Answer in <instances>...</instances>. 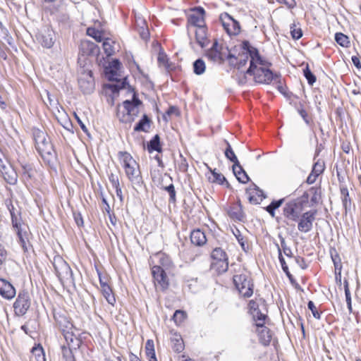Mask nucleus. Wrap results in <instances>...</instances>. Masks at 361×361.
Segmentation results:
<instances>
[{"label": "nucleus", "instance_id": "0e129e2a", "mask_svg": "<svg viewBox=\"0 0 361 361\" xmlns=\"http://www.w3.org/2000/svg\"><path fill=\"white\" fill-rule=\"evenodd\" d=\"M259 304L257 301L251 300L248 303V312L250 314L259 309Z\"/></svg>", "mask_w": 361, "mask_h": 361}, {"label": "nucleus", "instance_id": "79ce46f5", "mask_svg": "<svg viewBox=\"0 0 361 361\" xmlns=\"http://www.w3.org/2000/svg\"><path fill=\"white\" fill-rule=\"evenodd\" d=\"M11 216V223L13 228L16 231L18 229H23V222L20 217H18L13 209L10 210Z\"/></svg>", "mask_w": 361, "mask_h": 361}, {"label": "nucleus", "instance_id": "f704fd0d", "mask_svg": "<svg viewBox=\"0 0 361 361\" xmlns=\"http://www.w3.org/2000/svg\"><path fill=\"white\" fill-rule=\"evenodd\" d=\"M312 195L310 199L311 206L315 205L319 202L322 197V190L320 188L312 187L309 190Z\"/></svg>", "mask_w": 361, "mask_h": 361}, {"label": "nucleus", "instance_id": "0eeeda50", "mask_svg": "<svg viewBox=\"0 0 361 361\" xmlns=\"http://www.w3.org/2000/svg\"><path fill=\"white\" fill-rule=\"evenodd\" d=\"M53 266L61 281H73V271L68 264L60 256L54 258Z\"/></svg>", "mask_w": 361, "mask_h": 361}, {"label": "nucleus", "instance_id": "2f4dec72", "mask_svg": "<svg viewBox=\"0 0 361 361\" xmlns=\"http://www.w3.org/2000/svg\"><path fill=\"white\" fill-rule=\"evenodd\" d=\"M145 353L149 361H157L153 340L148 339L147 341L145 343Z\"/></svg>", "mask_w": 361, "mask_h": 361}, {"label": "nucleus", "instance_id": "f257e3e1", "mask_svg": "<svg viewBox=\"0 0 361 361\" xmlns=\"http://www.w3.org/2000/svg\"><path fill=\"white\" fill-rule=\"evenodd\" d=\"M118 157L123 163L126 174L129 180L133 184L140 185L142 183V176L135 160L127 152H119Z\"/></svg>", "mask_w": 361, "mask_h": 361}, {"label": "nucleus", "instance_id": "a211bd4d", "mask_svg": "<svg viewBox=\"0 0 361 361\" xmlns=\"http://www.w3.org/2000/svg\"><path fill=\"white\" fill-rule=\"evenodd\" d=\"M0 295L5 299H12L16 295L13 285L4 279H0Z\"/></svg>", "mask_w": 361, "mask_h": 361}, {"label": "nucleus", "instance_id": "6ab92c4d", "mask_svg": "<svg viewBox=\"0 0 361 361\" xmlns=\"http://www.w3.org/2000/svg\"><path fill=\"white\" fill-rule=\"evenodd\" d=\"M79 49L82 55L86 56L94 55L99 51L98 46L88 39L81 40Z\"/></svg>", "mask_w": 361, "mask_h": 361}, {"label": "nucleus", "instance_id": "6e6552de", "mask_svg": "<svg viewBox=\"0 0 361 361\" xmlns=\"http://www.w3.org/2000/svg\"><path fill=\"white\" fill-rule=\"evenodd\" d=\"M31 305L30 294L27 291H20L13 303L15 314L20 317L25 315Z\"/></svg>", "mask_w": 361, "mask_h": 361}, {"label": "nucleus", "instance_id": "58836bf2", "mask_svg": "<svg viewBox=\"0 0 361 361\" xmlns=\"http://www.w3.org/2000/svg\"><path fill=\"white\" fill-rule=\"evenodd\" d=\"M101 291L102 293L103 296L105 298L109 304L114 305L116 302V298L112 292V290L109 286H104V288H101Z\"/></svg>", "mask_w": 361, "mask_h": 361}, {"label": "nucleus", "instance_id": "c9c22d12", "mask_svg": "<svg viewBox=\"0 0 361 361\" xmlns=\"http://www.w3.org/2000/svg\"><path fill=\"white\" fill-rule=\"evenodd\" d=\"M22 176L24 181L30 180L32 178L34 170L32 165L29 164H21Z\"/></svg>", "mask_w": 361, "mask_h": 361}, {"label": "nucleus", "instance_id": "aec40b11", "mask_svg": "<svg viewBox=\"0 0 361 361\" xmlns=\"http://www.w3.org/2000/svg\"><path fill=\"white\" fill-rule=\"evenodd\" d=\"M54 319L56 323V325L59 326L61 332L72 331L73 328V325L71 323L70 319L63 314H54Z\"/></svg>", "mask_w": 361, "mask_h": 361}, {"label": "nucleus", "instance_id": "2eb2a0df", "mask_svg": "<svg viewBox=\"0 0 361 361\" xmlns=\"http://www.w3.org/2000/svg\"><path fill=\"white\" fill-rule=\"evenodd\" d=\"M221 18L222 20V25L228 35H235L240 32V24L231 16L226 13H224V18H223L222 16Z\"/></svg>", "mask_w": 361, "mask_h": 361}, {"label": "nucleus", "instance_id": "ddd939ff", "mask_svg": "<svg viewBox=\"0 0 361 361\" xmlns=\"http://www.w3.org/2000/svg\"><path fill=\"white\" fill-rule=\"evenodd\" d=\"M152 274L154 280L155 286H159L161 290L168 288L169 281L165 271L160 266H154L152 268Z\"/></svg>", "mask_w": 361, "mask_h": 361}, {"label": "nucleus", "instance_id": "680f3d73", "mask_svg": "<svg viewBox=\"0 0 361 361\" xmlns=\"http://www.w3.org/2000/svg\"><path fill=\"white\" fill-rule=\"evenodd\" d=\"M109 180L111 183L112 187L118 188L120 186L119 180L118 176L114 174L113 173H111L109 174Z\"/></svg>", "mask_w": 361, "mask_h": 361}, {"label": "nucleus", "instance_id": "69168bd1", "mask_svg": "<svg viewBox=\"0 0 361 361\" xmlns=\"http://www.w3.org/2000/svg\"><path fill=\"white\" fill-rule=\"evenodd\" d=\"M310 195V192L309 190L307 192H305L302 195L299 199H296L297 202L301 203V206L303 207V204L308 202L309 197Z\"/></svg>", "mask_w": 361, "mask_h": 361}, {"label": "nucleus", "instance_id": "6e6d98bb", "mask_svg": "<svg viewBox=\"0 0 361 361\" xmlns=\"http://www.w3.org/2000/svg\"><path fill=\"white\" fill-rule=\"evenodd\" d=\"M32 353L36 356V357H38L39 358H41L42 360L40 361H45V357H44V350L42 348V347L40 345H38L37 346H35L32 348Z\"/></svg>", "mask_w": 361, "mask_h": 361}, {"label": "nucleus", "instance_id": "bb28decb", "mask_svg": "<svg viewBox=\"0 0 361 361\" xmlns=\"http://www.w3.org/2000/svg\"><path fill=\"white\" fill-rule=\"evenodd\" d=\"M195 39L196 42L200 44L201 47L206 46L207 41V29L205 25L197 27L195 30Z\"/></svg>", "mask_w": 361, "mask_h": 361}, {"label": "nucleus", "instance_id": "4d7b16f0", "mask_svg": "<svg viewBox=\"0 0 361 361\" xmlns=\"http://www.w3.org/2000/svg\"><path fill=\"white\" fill-rule=\"evenodd\" d=\"M178 166L179 171L181 172H186L188 171V161H187L185 157H183V156L181 154H180V161H178Z\"/></svg>", "mask_w": 361, "mask_h": 361}, {"label": "nucleus", "instance_id": "a18cd8bd", "mask_svg": "<svg viewBox=\"0 0 361 361\" xmlns=\"http://www.w3.org/2000/svg\"><path fill=\"white\" fill-rule=\"evenodd\" d=\"M303 74L310 85H312L316 82V76L310 71L308 65L303 70Z\"/></svg>", "mask_w": 361, "mask_h": 361}, {"label": "nucleus", "instance_id": "9b49d317", "mask_svg": "<svg viewBox=\"0 0 361 361\" xmlns=\"http://www.w3.org/2000/svg\"><path fill=\"white\" fill-rule=\"evenodd\" d=\"M317 213V210H310L305 212L299 220L298 229L304 233L310 231L312 228L313 221Z\"/></svg>", "mask_w": 361, "mask_h": 361}, {"label": "nucleus", "instance_id": "39448f33", "mask_svg": "<svg viewBox=\"0 0 361 361\" xmlns=\"http://www.w3.org/2000/svg\"><path fill=\"white\" fill-rule=\"evenodd\" d=\"M224 142L227 145V147L224 152L225 157L233 163V171L234 175L240 183H246L250 180L249 176L240 166L239 161L237 159V157L235 156L229 142L227 140H224Z\"/></svg>", "mask_w": 361, "mask_h": 361}, {"label": "nucleus", "instance_id": "72a5a7b5", "mask_svg": "<svg viewBox=\"0 0 361 361\" xmlns=\"http://www.w3.org/2000/svg\"><path fill=\"white\" fill-rule=\"evenodd\" d=\"M242 49L247 53L250 59H252V57L254 58L259 54L258 49L252 47L247 40L242 42Z\"/></svg>", "mask_w": 361, "mask_h": 361}, {"label": "nucleus", "instance_id": "864d4df0", "mask_svg": "<svg viewBox=\"0 0 361 361\" xmlns=\"http://www.w3.org/2000/svg\"><path fill=\"white\" fill-rule=\"evenodd\" d=\"M279 238L280 239L281 245V248L283 250V253L287 257H291L292 256L291 249L286 245V243L284 238L281 234H279Z\"/></svg>", "mask_w": 361, "mask_h": 361}, {"label": "nucleus", "instance_id": "7c9ffc66", "mask_svg": "<svg viewBox=\"0 0 361 361\" xmlns=\"http://www.w3.org/2000/svg\"><path fill=\"white\" fill-rule=\"evenodd\" d=\"M254 321L255 326H262V324H265V320L267 318V315L265 313H262L259 309L253 312L250 313Z\"/></svg>", "mask_w": 361, "mask_h": 361}, {"label": "nucleus", "instance_id": "5fc2aeb1", "mask_svg": "<svg viewBox=\"0 0 361 361\" xmlns=\"http://www.w3.org/2000/svg\"><path fill=\"white\" fill-rule=\"evenodd\" d=\"M234 235L235 236L238 242L240 245L242 249L244 251H246V249L248 248V246H245V241L244 240L243 235L240 233V231L238 229H236L235 231H233Z\"/></svg>", "mask_w": 361, "mask_h": 361}, {"label": "nucleus", "instance_id": "603ef678", "mask_svg": "<svg viewBox=\"0 0 361 361\" xmlns=\"http://www.w3.org/2000/svg\"><path fill=\"white\" fill-rule=\"evenodd\" d=\"M62 354L66 361H75L70 347L62 346Z\"/></svg>", "mask_w": 361, "mask_h": 361}, {"label": "nucleus", "instance_id": "c03bdc74", "mask_svg": "<svg viewBox=\"0 0 361 361\" xmlns=\"http://www.w3.org/2000/svg\"><path fill=\"white\" fill-rule=\"evenodd\" d=\"M330 254H331V259L334 262V268H336V269H338V268H340V265H342L341 259V257H340L338 253L337 252L336 249H332L330 251Z\"/></svg>", "mask_w": 361, "mask_h": 361}, {"label": "nucleus", "instance_id": "c85d7f7f", "mask_svg": "<svg viewBox=\"0 0 361 361\" xmlns=\"http://www.w3.org/2000/svg\"><path fill=\"white\" fill-rule=\"evenodd\" d=\"M16 234L18 237V242L21 245L24 252L28 251L27 245L29 244L28 240V233L24 228L18 229L16 231Z\"/></svg>", "mask_w": 361, "mask_h": 361}, {"label": "nucleus", "instance_id": "3c124183", "mask_svg": "<svg viewBox=\"0 0 361 361\" xmlns=\"http://www.w3.org/2000/svg\"><path fill=\"white\" fill-rule=\"evenodd\" d=\"M106 75L109 81H118V70L105 68Z\"/></svg>", "mask_w": 361, "mask_h": 361}, {"label": "nucleus", "instance_id": "b1692460", "mask_svg": "<svg viewBox=\"0 0 361 361\" xmlns=\"http://www.w3.org/2000/svg\"><path fill=\"white\" fill-rule=\"evenodd\" d=\"M152 124V120L147 114H144L142 118L134 126L135 132H145L148 133Z\"/></svg>", "mask_w": 361, "mask_h": 361}, {"label": "nucleus", "instance_id": "a878e982", "mask_svg": "<svg viewBox=\"0 0 361 361\" xmlns=\"http://www.w3.org/2000/svg\"><path fill=\"white\" fill-rule=\"evenodd\" d=\"M341 199L342 201L343 207L345 209V214L351 208L352 200L349 196V191L346 186L341 185L340 187Z\"/></svg>", "mask_w": 361, "mask_h": 361}, {"label": "nucleus", "instance_id": "7ed1b4c3", "mask_svg": "<svg viewBox=\"0 0 361 361\" xmlns=\"http://www.w3.org/2000/svg\"><path fill=\"white\" fill-rule=\"evenodd\" d=\"M142 104V102L137 98L136 94H133L132 100H125L123 102V106L125 112L123 113L122 116H120L119 111L117 112V116L119 121L125 123H131L139 115V106Z\"/></svg>", "mask_w": 361, "mask_h": 361}, {"label": "nucleus", "instance_id": "774afa93", "mask_svg": "<svg viewBox=\"0 0 361 361\" xmlns=\"http://www.w3.org/2000/svg\"><path fill=\"white\" fill-rule=\"evenodd\" d=\"M298 114L302 118V119L304 120L305 123L307 125L310 126L311 120L309 118L308 114H307V111H305V109H300V111H299Z\"/></svg>", "mask_w": 361, "mask_h": 361}, {"label": "nucleus", "instance_id": "412c9836", "mask_svg": "<svg viewBox=\"0 0 361 361\" xmlns=\"http://www.w3.org/2000/svg\"><path fill=\"white\" fill-rule=\"evenodd\" d=\"M206 56L213 62L221 63L224 61L217 40H215L212 47L207 51Z\"/></svg>", "mask_w": 361, "mask_h": 361}, {"label": "nucleus", "instance_id": "393cba45", "mask_svg": "<svg viewBox=\"0 0 361 361\" xmlns=\"http://www.w3.org/2000/svg\"><path fill=\"white\" fill-rule=\"evenodd\" d=\"M207 169L212 173V178L209 177V180L212 183H214L219 185H225L226 188H229L231 187L229 183L225 178V176L221 173L216 171V169H212L209 166L207 165Z\"/></svg>", "mask_w": 361, "mask_h": 361}, {"label": "nucleus", "instance_id": "cd10ccee", "mask_svg": "<svg viewBox=\"0 0 361 361\" xmlns=\"http://www.w3.org/2000/svg\"><path fill=\"white\" fill-rule=\"evenodd\" d=\"M258 65H260L261 66H269L271 63L264 60L259 54L255 57H252V59H250V67L246 71V73H251L253 68L259 67Z\"/></svg>", "mask_w": 361, "mask_h": 361}, {"label": "nucleus", "instance_id": "338daca9", "mask_svg": "<svg viewBox=\"0 0 361 361\" xmlns=\"http://www.w3.org/2000/svg\"><path fill=\"white\" fill-rule=\"evenodd\" d=\"M121 65V62L118 59H113L106 68L118 71L120 69Z\"/></svg>", "mask_w": 361, "mask_h": 361}, {"label": "nucleus", "instance_id": "4c0bfd02", "mask_svg": "<svg viewBox=\"0 0 361 361\" xmlns=\"http://www.w3.org/2000/svg\"><path fill=\"white\" fill-rule=\"evenodd\" d=\"M115 42L112 41L109 38H105L103 40L102 47L104 51V53L106 54L107 56H111L114 55L115 50L114 47V44Z\"/></svg>", "mask_w": 361, "mask_h": 361}, {"label": "nucleus", "instance_id": "dca6fc26", "mask_svg": "<svg viewBox=\"0 0 361 361\" xmlns=\"http://www.w3.org/2000/svg\"><path fill=\"white\" fill-rule=\"evenodd\" d=\"M192 11V13L188 16V23L197 27L205 25L204 18L205 14L204 9L201 6H197L194 8Z\"/></svg>", "mask_w": 361, "mask_h": 361}, {"label": "nucleus", "instance_id": "423d86ee", "mask_svg": "<svg viewBox=\"0 0 361 361\" xmlns=\"http://www.w3.org/2000/svg\"><path fill=\"white\" fill-rule=\"evenodd\" d=\"M269 66H260L253 68L251 73H246L250 75H253L255 82L259 84H270L273 80L279 79V74L273 73Z\"/></svg>", "mask_w": 361, "mask_h": 361}, {"label": "nucleus", "instance_id": "473e14b6", "mask_svg": "<svg viewBox=\"0 0 361 361\" xmlns=\"http://www.w3.org/2000/svg\"><path fill=\"white\" fill-rule=\"evenodd\" d=\"M147 150L149 153L157 151L161 152L162 149L160 144V137L158 134L155 135L147 144Z\"/></svg>", "mask_w": 361, "mask_h": 361}, {"label": "nucleus", "instance_id": "5701e85b", "mask_svg": "<svg viewBox=\"0 0 361 361\" xmlns=\"http://www.w3.org/2000/svg\"><path fill=\"white\" fill-rule=\"evenodd\" d=\"M205 233L200 229H195L190 233V241L196 246H202L207 243Z\"/></svg>", "mask_w": 361, "mask_h": 361}, {"label": "nucleus", "instance_id": "09e8293b", "mask_svg": "<svg viewBox=\"0 0 361 361\" xmlns=\"http://www.w3.org/2000/svg\"><path fill=\"white\" fill-rule=\"evenodd\" d=\"M325 168L324 162L322 160H318L314 163L312 167V172L316 174V176H319L323 173Z\"/></svg>", "mask_w": 361, "mask_h": 361}, {"label": "nucleus", "instance_id": "f8f14e48", "mask_svg": "<svg viewBox=\"0 0 361 361\" xmlns=\"http://www.w3.org/2000/svg\"><path fill=\"white\" fill-rule=\"evenodd\" d=\"M54 32L49 27H42L37 35V39L45 48H51L54 44Z\"/></svg>", "mask_w": 361, "mask_h": 361}, {"label": "nucleus", "instance_id": "a19ab883", "mask_svg": "<svg viewBox=\"0 0 361 361\" xmlns=\"http://www.w3.org/2000/svg\"><path fill=\"white\" fill-rule=\"evenodd\" d=\"M335 41L343 47H348L350 45L348 37L342 32L336 33Z\"/></svg>", "mask_w": 361, "mask_h": 361}, {"label": "nucleus", "instance_id": "37998d69", "mask_svg": "<svg viewBox=\"0 0 361 361\" xmlns=\"http://www.w3.org/2000/svg\"><path fill=\"white\" fill-rule=\"evenodd\" d=\"M117 82L118 83L116 84L108 85V88L110 89L113 93H118L120 90L126 88V86L128 85L126 82V78L122 81L118 80Z\"/></svg>", "mask_w": 361, "mask_h": 361}, {"label": "nucleus", "instance_id": "e2e57ef3", "mask_svg": "<svg viewBox=\"0 0 361 361\" xmlns=\"http://www.w3.org/2000/svg\"><path fill=\"white\" fill-rule=\"evenodd\" d=\"M276 246L278 252H279V259L281 263V268H282V269H287L288 265L286 264L285 259L283 258V257L282 255L281 249L279 247L278 243L276 244Z\"/></svg>", "mask_w": 361, "mask_h": 361}, {"label": "nucleus", "instance_id": "f3484780", "mask_svg": "<svg viewBox=\"0 0 361 361\" xmlns=\"http://www.w3.org/2000/svg\"><path fill=\"white\" fill-rule=\"evenodd\" d=\"M255 332L258 335L259 343L264 346L269 345L272 338L270 329L264 324H262V326H255Z\"/></svg>", "mask_w": 361, "mask_h": 361}, {"label": "nucleus", "instance_id": "de8ad7c7", "mask_svg": "<svg viewBox=\"0 0 361 361\" xmlns=\"http://www.w3.org/2000/svg\"><path fill=\"white\" fill-rule=\"evenodd\" d=\"M248 59H249L248 55L247 54V53L245 51H243L241 54H239L238 56V59H237L238 61L236 62L237 68L240 69L242 67H243L244 66H245V64L247 62Z\"/></svg>", "mask_w": 361, "mask_h": 361}, {"label": "nucleus", "instance_id": "052dcab7", "mask_svg": "<svg viewBox=\"0 0 361 361\" xmlns=\"http://www.w3.org/2000/svg\"><path fill=\"white\" fill-rule=\"evenodd\" d=\"M276 85H277V89L282 94H283L285 97H290L288 93H287L286 91H285V87L283 86L282 85V82H281V75L279 74V79H277L276 80H274Z\"/></svg>", "mask_w": 361, "mask_h": 361}, {"label": "nucleus", "instance_id": "f03ea898", "mask_svg": "<svg viewBox=\"0 0 361 361\" xmlns=\"http://www.w3.org/2000/svg\"><path fill=\"white\" fill-rule=\"evenodd\" d=\"M33 137L35 142V148L44 159H49L54 157V148L47 134L39 130H33Z\"/></svg>", "mask_w": 361, "mask_h": 361}, {"label": "nucleus", "instance_id": "13d9d810", "mask_svg": "<svg viewBox=\"0 0 361 361\" xmlns=\"http://www.w3.org/2000/svg\"><path fill=\"white\" fill-rule=\"evenodd\" d=\"M307 307L312 312V314L315 319H320V313L317 311L314 303L312 300L308 302Z\"/></svg>", "mask_w": 361, "mask_h": 361}, {"label": "nucleus", "instance_id": "4be33fe9", "mask_svg": "<svg viewBox=\"0 0 361 361\" xmlns=\"http://www.w3.org/2000/svg\"><path fill=\"white\" fill-rule=\"evenodd\" d=\"M228 214L231 219L235 221H244L245 214L243 211V207L240 201L230 208L228 211Z\"/></svg>", "mask_w": 361, "mask_h": 361}, {"label": "nucleus", "instance_id": "4468645a", "mask_svg": "<svg viewBox=\"0 0 361 361\" xmlns=\"http://www.w3.org/2000/svg\"><path fill=\"white\" fill-rule=\"evenodd\" d=\"M214 260L216 261V264H219V272H226L228 268V258L226 252L221 247L214 248L211 254Z\"/></svg>", "mask_w": 361, "mask_h": 361}, {"label": "nucleus", "instance_id": "49530a36", "mask_svg": "<svg viewBox=\"0 0 361 361\" xmlns=\"http://www.w3.org/2000/svg\"><path fill=\"white\" fill-rule=\"evenodd\" d=\"M163 189L166 190L169 195V201L171 202H176V192L173 184L171 183L168 186L163 187Z\"/></svg>", "mask_w": 361, "mask_h": 361}, {"label": "nucleus", "instance_id": "ea45409f", "mask_svg": "<svg viewBox=\"0 0 361 361\" xmlns=\"http://www.w3.org/2000/svg\"><path fill=\"white\" fill-rule=\"evenodd\" d=\"M87 35L94 38L97 42H101L104 39L103 37L102 32L94 27H90L87 29Z\"/></svg>", "mask_w": 361, "mask_h": 361}, {"label": "nucleus", "instance_id": "8fccbe9b", "mask_svg": "<svg viewBox=\"0 0 361 361\" xmlns=\"http://www.w3.org/2000/svg\"><path fill=\"white\" fill-rule=\"evenodd\" d=\"M186 317V313L183 310H176L173 316V319L174 320L175 323L177 324H180L183 322V320Z\"/></svg>", "mask_w": 361, "mask_h": 361}, {"label": "nucleus", "instance_id": "20e7f679", "mask_svg": "<svg viewBox=\"0 0 361 361\" xmlns=\"http://www.w3.org/2000/svg\"><path fill=\"white\" fill-rule=\"evenodd\" d=\"M235 288L244 298H250L253 294L254 284L249 273L235 274L233 278Z\"/></svg>", "mask_w": 361, "mask_h": 361}, {"label": "nucleus", "instance_id": "bf43d9fd", "mask_svg": "<svg viewBox=\"0 0 361 361\" xmlns=\"http://www.w3.org/2000/svg\"><path fill=\"white\" fill-rule=\"evenodd\" d=\"M291 36L295 39H299L302 36V32L300 28H296L295 25L290 27Z\"/></svg>", "mask_w": 361, "mask_h": 361}, {"label": "nucleus", "instance_id": "1a4fd4ad", "mask_svg": "<svg viewBox=\"0 0 361 361\" xmlns=\"http://www.w3.org/2000/svg\"><path fill=\"white\" fill-rule=\"evenodd\" d=\"M4 159V155L0 151V173L6 183L15 185L18 180V174L12 166Z\"/></svg>", "mask_w": 361, "mask_h": 361}, {"label": "nucleus", "instance_id": "c756f323", "mask_svg": "<svg viewBox=\"0 0 361 361\" xmlns=\"http://www.w3.org/2000/svg\"><path fill=\"white\" fill-rule=\"evenodd\" d=\"M172 343V348L176 353H180L184 350V343L181 336L174 334L171 338Z\"/></svg>", "mask_w": 361, "mask_h": 361}, {"label": "nucleus", "instance_id": "9d476101", "mask_svg": "<svg viewBox=\"0 0 361 361\" xmlns=\"http://www.w3.org/2000/svg\"><path fill=\"white\" fill-rule=\"evenodd\" d=\"M283 215L286 218L293 221L299 219L302 210L301 203L294 200L287 202L283 207Z\"/></svg>", "mask_w": 361, "mask_h": 361}, {"label": "nucleus", "instance_id": "e433bc0d", "mask_svg": "<svg viewBox=\"0 0 361 361\" xmlns=\"http://www.w3.org/2000/svg\"><path fill=\"white\" fill-rule=\"evenodd\" d=\"M193 72L197 75H200L205 72L206 65L202 59H198L193 62Z\"/></svg>", "mask_w": 361, "mask_h": 361}]
</instances>
